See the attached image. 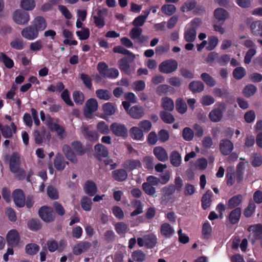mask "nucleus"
Returning a JSON list of instances; mask_svg holds the SVG:
<instances>
[{
    "mask_svg": "<svg viewBox=\"0 0 262 262\" xmlns=\"http://www.w3.org/2000/svg\"><path fill=\"white\" fill-rule=\"evenodd\" d=\"M257 91V88L252 84L246 85L243 90V93L246 98H249L253 96Z\"/></svg>",
    "mask_w": 262,
    "mask_h": 262,
    "instance_id": "obj_31",
    "label": "nucleus"
},
{
    "mask_svg": "<svg viewBox=\"0 0 262 262\" xmlns=\"http://www.w3.org/2000/svg\"><path fill=\"white\" fill-rule=\"evenodd\" d=\"M248 230L250 232V238L252 244H254L256 239H260L262 237V225L257 224L250 226Z\"/></svg>",
    "mask_w": 262,
    "mask_h": 262,
    "instance_id": "obj_6",
    "label": "nucleus"
},
{
    "mask_svg": "<svg viewBox=\"0 0 262 262\" xmlns=\"http://www.w3.org/2000/svg\"><path fill=\"white\" fill-rule=\"evenodd\" d=\"M118 66L121 71L124 72L127 74H129V64L127 58H124L118 61Z\"/></svg>",
    "mask_w": 262,
    "mask_h": 262,
    "instance_id": "obj_48",
    "label": "nucleus"
},
{
    "mask_svg": "<svg viewBox=\"0 0 262 262\" xmlns=\"http://www.w3.org/2000/svg\"><path fill=\"white\" fill-rule=\"evenodd\" d=\"M211 192H207L202 197V205L204 209H206L211 204Z\"/></svg>",
    "mask_w": 262,
    "mask_h": 262,
    "instance_id": "obj_54",
    "label": "nucleus"
},
{
    "mask_svg": "<svg viewBox=\"0 0 262 262\" xmlns=\"http://www.w3.org/2000/svg\"><path fill=\"white\" fill-rule=\"evenodd\" d=\"M200 78L209 86L213 87L216 84L215 80L207 73H202Z\"/></svg>",
    "mask_w": 262,
    "mask_h": 262,
    "instance_id": "obj_34",
    "label": "nucleus"
},
{
    "mask_svg": "<svg viewBox=\"0 0 262 262\" xmlns=\"http://www.w3.org/2000/svg\"><path fill=\"white\" fill-rule=\"evenodd\" d=\"M92 202L91 200L86 196L83 197L81 200V205L82 209L86 211L91 210Z\"/></svg>",
    "mask_w": 262,
    "mask_h": 262,
    "instance_id": "obj_56",
    "label": "nucleus"
},
{
    "mask_svg": "<svg viewBox=\"0 0 262 262\" xmlns=\"http://www.w3.org/2000/svg\"><path fill=\"white\" fill-rule=\"evenodd\" d=\"M11 47L16 50H21L25 46V43L22 38H16L10 42Z\"/></svg>",
    "mask_w": 262,
    "mask_h": 262,
    "instance_id": "obj_43",
    "label": "nucleus"
},
{
    "mask_svg": "<svg viewBox=\"0 0 262 262\" xmlns=\"http://www.w3.org/2000/svg\"><path fill=\"white\" fill-rule=\"evenodd\" d=\"M243 197L242 195H235L230 199L227 203L228 209H233L242 203Z\"/></svg>",
    "mask_w": 262,
    "mask_h": 262,
    "instance_id": "obj_23",
    "label": "nucleus"
},
{
    "mask_svg": "<svg viewBox=\"0 0 262 262\" xmlns=\"http://www.w3.org/2000/svg\"><path fill=\"white\" fill-rule=\"evenodd\" d=\"M23 118L25 124L29 127L32 126V119H33L34 122L36 125H38L40 123L38 116H24Z\"/></svg>",
    "mask_w": 262,
    "mask_h": 262,
    "instance_id": "obj_46",
    "label": "nucleus"
},
{
    "mask_svg": "<svg viewBox=\"0 0 262 262\" xmlns=\"http://www.w3.org/2000/svg\"><path fill=\"white\" fill-rule=\"evenodd\" d=\"M116 232L120 235L124 236L129 230L128 226L123 222H118L115 225Z\"/></svg>",
    "mask_w": 262,
    "mask_h": 262,
    "instance_id": "obj_29",
    "label": "nucleus"
},
{
    "mask_svg": "<svg viewBox=\"0 0 262 262\" xmlns=\"http://www.w3.org/2000/svg\"><path fill=\"white\" fill-rule=\"evenodd\" d=\"M142 188L145 192L149 195H153L156 192L155 188L147 182L143 183Z\"/></svg>",
    "mask_w": 262,
    "mask_h": 262,
    "instance_id": "obj_60",
    "label": "nucleus"
},
{
    "mask_svg": "<svg viewBox=\"0 0 262 262\" xmlns=\"http://www.w3.org/2000/svg\"><path fill=\"white\" fill-rule=\"evenodd\" d=\"M204 84L201 81H193L189 84V88L193 93H200L204 89Z\"/></svg>",
    "mask_w": 262,
    "mask_h": 262,
    "instance_id": "obj_27",
    "label": "nucleus"
},
{
    "mask_svg": "<svg viewBox=\"0 0 262 262\" xmlns=\"http://www.w3.org/2000/svg\"><path fill=\"white\" fill-rule=\"evenodd\" d=\"M33 26L36 29L37 31H42L47 27V23L45 19L42 16H37L33 21Z\"/></svg>",
    "mask_w": 262,
    "mask_h": 262,
    "instance_id": "obj_21",
    "label": "nucleus"
},
{
    "mask_svg": "<svg viewBox=\"0 0 262 262\" xmlns=\"http://www.w3.org/2000/svg\"><path fill=\"white\" fill-rule=\"evenodd\" d=\"M40 217L45 222H50L53 221L54 212L51 208L43 206L39 210Z\"/></svg>",
    "mask_w": 262,
    "mask_h": 262,
    "instance_id": "obj_9",
    "label": "nucleus"
},
{
    "mask_svg": "<svg viewBox=\"0 0 262 262\" xmlns=\"http://www.w3.org/2000/svg\"><path fill=\"white\" fill-rule=\"evenodd\" d=\"M161 107L165 110L171 112L174 107L173 101L169 97H165L161 100Z\"/></svg>",
    "mask_w": 262,
    "mask_h": 262,
    "instance_id": "obj_20",
    "label": "nucleus"
},
{
    "mask_svg": "<svg viewBox=\"0 0 262 262\" xmlns=\"http://www.w3.org/2000/svg\"><path fill=\"white\" fill-rule=\"evenodd\" d=\"M102 109L104 115H113L116 112V108L113 103L107 102L104 103L102 106Z\"/></svg>",
    "mask_w": 262,
    "mask_h": 262,
    "instance_id": "obj_51",
    "label": "nucleus"
},
{
    "mask_svg": "<svg viewBox=\"0 0 262 262\" xmlns=\"http://www.w3.org/2000/svg\"><path fill=\"white\" fill-rule=\"evenodd\" d=\"M256 205L253 202H250L248 207L245 209L244 215L247 217H250L254 212Z\"/></svg>",
    "mask_w": 262,
    "mask_h": 262,
    "instance_id": "obj_63",
    "label": "nucleus"
},
{
    "mask_svg": "<svg viewBox=\"0 0 262 262\" xmlns=\"http://www.w3.org/2000/svg\"><path fill=\"white\" fill-rule=\"evenodd\" d=\"M99 72L104 77L109 78H116L118 76V70L114 68H108L104 62H99L97 67Z\"/></svg>",
    "mask_w": 262,
    "mask_h": 262,
    "instance_id": "obj_3",
    "label": "nucleus"
},
{
    "mask_svg": "<svg viewBox=\"0 0 262 262\" xmlns=\"http://www.w3.org/2000/svg\"><path fill=\"white\" fill-rule=\"evenodd\" d=\"M153 153L158 160L165 162L168 159V156L166 150L161 146H157L154 148Z\"/></svg>",
    "mask_w": 262,
    "mask_h": 262,
    "instance_id": "obj_14",
    "label": "nucleus"
},
{
    "mask_svg": "<svg viewBox=\"0 0 262 262\" xmlns=\"http://www.w3.org/2000/svg\"><path fill=\"white\" fill-rule=\"evenodd\" d=\"M34 0H21L20 1L21 8L27 11H31L35 7Z\"/></svg>",
    "mask_w": 262,
    "mask_h": 262,
    "instance_id": "obj_39",
    "label": "nucleus"
},
{
    "mask_svg": "<svg viewBox=\"0 0 262 262\" xmlns=\"http://www.w3.org/2000/svg\"><path fill=\"white\" fill-rule=\"evenodd\" d=\"M160 233L164 237L170 238L174 234V230L170 224L164 223L161 226Z\"/></svg>",
    "mask_w": 262,
    "mask_h": 262,
    "instance_id": "obj_16",
    "label": "nucleus"
},
{
    "mask_svg": "<svg viewBox=\"0 0 262 262\" xmlns=\"http://www.w3.org/2000/svg\"><path fill=\"white\" fill-rule=\"evenodd\" d=\"M39 250V247L35 244H29L25 248L26 252L29 255L35 254Z\"/></svg>",
    "mask_w": 262,
    "mask_h": 262,
    "instance_id": "obj_55",
    "label": "nucleus"
},
{
    "mask_svg": "<svg viewBox=\"0 0 262 262\" xmlns=\"http://www.w3.org/2000/svg\"><path fill=\"white\" fill-rule=\"evenodd\" d=\"M85 113L91 114L98 110V102L94 98H90L85 102Z\"/></svg>",
    "mask_w": 262,
    "mask_h": 262,
    "instance_id": "obj_15",
    "label": "nucleus"
},
{
    "mask_svg": "<svg viewBox=\"0 0 262 262\" xmlns=\"http://www.w3.org/2000/svg\"><path fill=\"white\" fill-rule=\"evenodd\" d=\"M73 98L74 102L77 104L81 105L84 101V96L83 94L80 91H75L73 93Z\"/></svg>",
    "mask_w": 262,
    "mask_h": 262,
    "instance_id": "obj_53",
    "label": "nucleus"
},
{
    "mask_svg": "<svg viewBox=\"0 0 262 262\" xmlns=\"http://www.w3.org/2000/svg\"><path fill=\"white\" fill-rule=\"evenodd\" d=\"M132 257L135 261L142 262L146 259V255L141 250H138L132 253Z\"/></svg>",
    "mask_w": 262,
    "mask_h": 262,
    "instance_id": "obj_44",
    "label": "nucleus"
},
{
    "mask_svg": "<svg viewBox=\"0 0 262 262\" xmlns=\"http://www.w3.org/2000/svg\"><path fill=\"white\" fill-rule=\"evenodd\" d=\"M6 240L8 245L12 246H17L20 240L17 231L15 229L10 230L6 235Z\"/></svg>",
    "mask_w": 262,
    "mask_h": 262,
    "instance_id": "obj_10",
    "label": "nucleus"
},
{
    "mask_svg": "<svg viewBox=\"0 0 262 262\" xmlns=\"http://www.w3.org/2000/svg\"><path fill=\"white\" fill-rule=\"evenodd\" d=\"M42 121L46 124L49 128L52 131H56L59 136L63 138L65 136L64 129L62 127L60 126L53 119L51 116H40Z\"/></svg>",
    "mask_w": 262,
    "mask_h": 262,
    "instance_id": "obj_2",
    "label": "nucleus"
},
{
    "mask_svg": "<svg viewBox=\"0 0 262 262\" xmlns=\"http://www.w3.org/2000/svg\"><path fill=\"white\" fill-rule=\"evenodd\" d=\"M172 88L167 84H161L156 90V93L160 96L167 94Z\"/></svg>",
    "mask_w": 262,
    "mask_h": 262,
    "instance_id": "obj_52",
    "label": "nucleus"
},
{
    "mask_svg": "<svg viewBox=\"0 0 262 262\" xmlns=\"http://www.w3.org/2000/svg\"><path fill=\"white\" fill-rule=\"evenodd\" d=\"M130 134L131 137L134 140L142 141L143 139V132L137 127H132L130 129Z\"/></svg>",
    "mask_w": 262,
    "mask_h": 262,
    "instance_id": "obj_33",
    "label": "nucleus"
},
{
    "mask_svg": "<svg viewBox=\"0 0 262 262\" xmlns=\"http://www.w3.org/2000/svg\"><path fill=\"white\" fill-rule=\"evenodd\" d=\"M113 51L115 53H118L123 55H127L128 58L130 61H133L135 58V54H134L129 51L126 50L124 47L121 46H116L114 47Z\"/></svg>",
    "mask_w": 262,
    "mask_h": 262,
    "instance_id": "obj_24",
    "label": "nucleus"
},
{
    "mask_svg": "<svg viewBox=\"0 0 262 262\" xmlns=\"http://www.w3.org/2000/svg\"><path fill=\"white\" fill-rule=\"evenodd\" d=\"M142 29L139 27H134L129 32V36L132 39H138L141 36Z\"/></svg>",
    "mask_w": 262,
    "mask_h": 262,
    "instance_id": "obj_58",
    "label": "nucleus"
},
{
    "mask_svg": "<svg viewBox=\"0 0 262 262\" xmlns=\"http://www.w3.org/2000/svg\"><path fill=\"white\" fill-rule=\"evenodd\" d=\"M16 128V126L14 123H11V126L8 125L3 126L0 123V129L2 131L3 136L6 138L11 137L13 134L15 132Z\"/></svg>",
    "mask_w": 262,
    "mask_h": 262,
    "instance_id": "obj_19",
    "label": "nucleus"
},
{
    "mask_svg": "<svg viewBox=\"0 0 262 262\" xmlns=\"http://www.w3.org/2000/svg\"><path fill=\"white\" fill-rule=\"evenodd\" d=\"M62 150L66 157L69 161L73 163L77 162L76 157L69 145H63Z\"/></svg>",
    "mask_w": 262,
    "mask_h": 262,
    "instance_id": "obj_28",
    "label": "nucleus"
},
{
    "mask_svg": "<svg viewBox=\"0 0 262 262\" xmlns=\"http://www.w3.org/2000/svg\"><path fill=\"white\" fill-rule=\"evenodd\" d=\"M178 68V62L174 59H168L162 62L159 66L161 73L169 74L175 71Z\"/></svg>",
    "mask_w": 262,
    "mask_h": 262,
    "instance_id": "obj_4",
    "label": "nucleus"
},
{
    "mask_svg": "<svg viewBox=\"0 0 262 262\" xmlns=\"http://www.w3.org/2000/svg\"><path fill=\"white\" fill-rule=\"evenodd\" d=\"M20 163L19 155L16 152H14L10 158V170L15 174V177L19 180L24 179L26 176L25 171L19 167Z\"/></svg>",
    "mask_w": 262,
    "mask_h": 262,
    "instance_id": "obj_1",
    "label": "nucleus"
},
{
    "mask_svg": "<svg viewBox=\"0 0 262 262\" xmlns=\"http://www.w3.org/2000/svg\"><path fill=\"white\" fill-rule=\"evenodd\" d=\"M176 7L172 4L164 5L161 7V11L162 13L168 16L172 15L176 12Z\"/></svg>",
    "mask_w": 262,
    "mask_h": 262,
    "instance_id": "obj_45",
    "label": "nucleus"
},
{
    "mask_svg": "<svg viewBox=\"0 0 262 262\" xmlns=\"http://www.w3.org/2000/svg\"><path fill=\"white\" fill-rule=\"evenodd\" d=\"M195 6V0H188L183 4L181 9L183 12H187L192 10Z\"/></svg>",
    "mask_w": 262,
    "mask_h": 262,
    "instance_id": "obj_57",
    "label": "nucleus"
},
{
    "mask_svg": "<svg viewBox=\"0 0 262 262\" xmlns=\"http://www.w3.org/2000/svg\"><path fill=\"white\" fill-rule=\"evenodd\" d=\"M12 18L15 23L20 25H25L30 20L29 14L20 9H17L13 12Z\"/></svg>",
    "mask_w": 262,
    "mask_h": 262,
    "instance_id": "obj_5",
    "label": "nucleus"
},
{
    "mask_svg": "<svg viewBox=\"0 0 262 262\" xmlns=\"http://www.w3.org/2000/svg\"><path fill=\"white\" fill-rule=\"evenodd\" d=\"M90 246L91 244L89 242L80 243L74 247L73 253L75 255H79L89 249Z\"/></svg>",
    "mask_w": 262,
    "mask_h": 262,
    "instance_id": "obj_26",
    "label": "nucleus"
},
{
    "mask_svg": "<svg viewBox=\"0 0 262 262\" xmlns=\"http://www.w3.org/2000/svg\"><path fill=\"white\" fill-rule=\"evenodd\" d=\"M196 31L194 29L188 28L184 32V38L186 41L192 42L196 38Z\"/></svg>",
    "mask_w": 262,
    "mask_h": 262,
    "instance_id": "obj_32",
    "label": "nucleus"
},
{
    "mask_svg": "<svg viewBox=\"0 0 262 262\" xmlns=\"http://www.w3.org/2000/svg\"><path fill=\"white\" fill-rule=\"evenodd\" d=\"M110 129L112 133L117 136L125 138L127 136V129L126 127L121 124L114 123L111 124Z\"/></svg>",
    "mask_w": 262,
    "mask_h": 262,
    "instance_id": "obj_8",
    "label": "nucleus"
},
{
    "mask_svg": "<svg viewBox=\"0 0 262 262\" xmlns=\"http://www.w3.org/2000/svg\"><path fill=\"white\" fill-rule=\"evenodd\" d=\"M0 60L4 63L7 68L11 69L13 67V61L4 53H0Z\"/></svg>",
    "mask_w": 262,
    "mask_h": 262,
    "instance_id": "obj_49",
    "label": "nucleus"
},
{
    "mask_svg": "<svg viewBox=\"0 0 262 262\" xmlns=\"http://www.w3.org/2000/svg\"><path fill=\"white\" fill-rule=\"evenodd\" d=\"M96 96L101 100H108L112 97L111 92L105 89H98L96 91Z\"/></svg>",
    "mask_w": 262,
    "mask_h": 262,
    "instance_id": "obj_35",
    "label": "nucleus"
},
{
    "mask_svg": "<svg viewBox=\"0 0 262 262\" xmlns=\"http://www.w3.org/2000/svg\"><path fill=\"white\" fill-rule=\"evenodd\" d=\"M28 228L31 230L36 231L40 229L41 225L37 220L32 219L28 223Z\"/></svg>",
    "mask_w": 262,
    "mask_h": 262,
    "instance_id": "obj_64",
    "label": "nucleus"
},
{
    "mask_svg": "<svg viewBox=\"0 0 262 262\" xmlns=\"http://www.w3.org/2000/svg\"><path fill=\"white\" fill-rule=\"evenodd\" d=\"M107 14V10L103 9L98 10L97 16H93L94 23L97 27L102 28L105 25L104 18Z\"/></svg>",
    "mask_w": 262,
    "mask_h": 262,
    "instance_id": "obj_13",
    "label": "nucleus"
},
{
    "mask_svg": "<svg viewBox=\"0 0 262 262\" xmlns=\"http://www.w3.org/2000/svg\"><path fill=\"white\" fill-rule=\"evenodd\" d=\"M84 134L86 135L89 140L93 141H96L99 138L98 135L95 131L89 129V126H83Z\"/></svg>",
    "mask_w": 262,
    "mask_h": 262,
    "instance_id": "obj_41",
    "label": "nucleus"
},
{
    "mask_svg": "<svg viewBox=\"0 0 262 262\" xmlns=\"http://www.w3.org/2000/svg\"><path fill=\"white\" fill-rule=\"evenodd\" d=\"M123 167L127 170H132L140 166V162L138 160H129L123 164Z\"/></svg>",
    "mask_w": 262,
    "mask_h": 262,
    "instance_id": "obj_40",
    "label": "nucleus"
},
{
    "mask_svg": "<svg viewBox=\"0 0 262 262\" xmlns=\"http://www.w3.org/2000/svg\"><path fill=\"white\" fill-rule=\"evenodd\" d=\"M194 136V133L193 130L189 127H185L184 128L183 131V138L187 141H191Z\"/></svg>",
    "mask_w": 262,
    "mask_h": 262,
    "instance_id": "obj_59",
    "label": "nucleus"
},
{
    "mask_svg": "<svg viewBox=\"0 0 262 262\" xmlns=\"http://www.w3.org/2000/svg\"><path fill=\"white\" fill-rule=\"evenodd\" d=\"M84 189L86 194L93 196L97 192V187L94 182L88 181L85 183Z\"/></svg>",
    "mask_w": 262,
    "mask_h": 262,
    "instance_id": "obj_22",
    "label": "nucleus"
},
{
    "mask_svg": "<svg viewBox=\"0 0 262 262\" xmlns=\"http://www.w3.org/2000/svg\"><path fill=\"white\" fill-rule=\"evenodd\" d=\"M241 215V209L239 207L235 208L230 213L228 220L232 224L237 223L240 219Z\"/></svg>",
    "mask_w": 262,
    "mask_h": 262,
    "instance_id": "obj_18",
    "label": "nucleus"
},
{
    "mask_svg": "<svg viewBox=\"0 0 262 262\" xmlns=\"http://www.w3.org/2000/svg\"><path fill=\"white\" fill-rule=\"evenodd\" d=\"M233 149V144L229 140L224 139L221 140L220 149L224 155H228Z\"/></svg>",
    "mask_w": 262,
    "mask_h": 262,
    "instance_id": "obj_11",
    "label": "nucleus"
},
{
    "mask_svg": "<svg viewBox=\"0 0 262 262\" xmlns=\"http://www.w3.org/2000/svg\"><path fill=\"white\" fill-rule=\"evenodd\" d=\"M21 36L30 40H34L38 36V32L36 28L32 25L24 28L21 32Z\"/></svg>",
    "mask_w": 262,
    "mask_h": 262,
    "instance_id": "obj_7",
    "label": "nucleus"
},
{
    "mask_svg": "<svg viewBox=\"0 0 262 262\" xmlns=\"http://www.w3.org/2000/svg\"><path fill=\"white\" fill-rule=\"evenodd\" d=\"M97 155L99 157H106L108 155L107 148L102 144H98L95 146Z\"/></svg>",
    "mask_w": 262,
    "mask_h": 262,
    "instance_id": "obj_47",
    "label": "nucleus"
},
{
    "mask_svg": "<svg viewBox=\"0 0 262 262\" xmlns=\"http://www.w3.org/2000/svg\"><path fill=\"white\" fill-rule=\"evenodd\" d=\"M14 202L16 206L22 207L25 205V198L23 192L20 189H16L12 193Z\"/></svg>",
    "mask_w": 262,
    "mask_h": 262,
    "instance_id": "obj_12",
    "label": "nucleus"
},
{
    "mask_svg": "<svg viewBox=\"0 0 262 262\" xmlns=\"http://www.w3.org/2000/svg\"><path fill=\"white\" fill-rule=\"evenodd\" d=\"M170 162L171 164L175 166H179L181 162V156L179 153L176 151L171 152L170 156Z\"/></svg>",
    "mask_w": 262,
    "mask_h": 262,
    "instance_id": "obj_42",
    "label": "nucleus"
},
{
    "mask_svg": "<svg viewBox=\"0 0 262 262\" xmlns=\"http://www.w3.org/2000/svg\"><path fill=\"white\" fill-rule=\"evenodd\" d=\"M218 38L214 36H210L208 38V46L206 47V49L209 50H213L218 43Z\"/></svg>",
    "mask_w": 262,
    "mask_h": 262,
    "instance_id": "obj_62",
    "label": "nucleus"
},
{
    "mask_svg": "<svg viewBox=\"0 0 262 262\" xmlns=\"http://www.w3.org/2000/svg\"><path fill=\"white\" fill-rule=\"evenodd\" d=\"M72 146L75 151L79 155H83L85 152V150L83 146L80 142L78 141L72 142Z\"/></svg>",
    "mask_w": 262,
    "mask_h": 262,
    "instance_id": "obj_61",
    "label": "nucleus"
},
{
    "mask_svg": "<svg viewBox=\"0 0 262 262\" xmlns=\"http://www.w3.org/2000/svg\"><path fill=\"white\" fill-rule=\"evenodd\" d=\"M68 164V162H66L63 157L60 154L56 155L54 160V166L58 170H63L66 166Z\"/></svg>",
    "mask_w": 262,
    "mask_h": 262,
    "instance_id": "obj_25",
    "label": "nucleus"
},
{
    "mask_svg": "<svg viewBox=\"0 0 262 262\" xmlns=\"http://www.w3.org/2000/svg\"><path fill=\"white\" fill-rule=\"evenodd\" d=\"M215 17L219 21L224 22L228 17V12L223 8H217L214 12Z\"/></svg>",
    "mask_w": 262,
    "mask_h": 262,
    "instance_id": "obj_36",
    "label": "nucleus"
},
{
    "mask_svg": "<svg viewBox=\"0 0 262 262\" xmlns=\"http://www.w3.org/2000/svg\"><path fill=\"white\" fill-rule=\"evenodd\" d=\"M250 27L251 31L254 35L262 37V22L261 21L257 20L252 22Z\"/></svg>",
    "mask_w": 262,
    "mask_h": 262,
    "instance_id": "obj_17",
    "label": "nucleus"
},
{
    "mask_svg": "<svg viewBox=\"0 0 262 262\" xmlns=\"http://www.w3.org/2000/svg\"><path fill=\"white\" fill-rule=\"evenodd\" d=\"M245 69L241 67L236 68L233 71V76L237 80L243 78L246 75Z\"/></svg>",
    "mask_w": 262,
    "mask_h": 262,
    "instance_id": "obj_50",
    "label": "nucleus"
},
{
    "mask_svg": "<svg viewBox=\"0 0 262 262\" xmlns=\"http://www.w3.org/2000/svg\"><path fill=\"white\" fill-rule=\"evenodd\" d=\"M176 108L180 114H183L186 112L187 105L185 101L181 98L176 100Z\"/></svg>",
    "mask_w": 262,
    "mask_h": 262,
    "instance_id": "obj_30",
    "label": "nucleus"
},
{
    "mask_svg": "<svg viewBox=\"0 0 262 262\" xmlns=\"http://www.w3.org/2000/svg\"><path fill=\"white\" fill-rule=\"evenodd\" d=\"M145 242L146 248L149 249L152 248L156 246L157 243V236L153 234L146 235Z\"/></svg>",
    "mask_w": 262,
    "mask_h": 262,
    "instance_id": "obj_37",
    "label": "nucleus"
},
{
    "mask_svg": "<svg viewBox=\"0 0 262 262\" xmlns=\"http://www.w3.org/2000/svg\"><path fill=\"white\" fill-rule=\"evenodd\" d=\"M113 176L116 180L123 181L126 179L127 174L125 170L117 169L113 171Z\"/></svg>",
    "mask_w": 262,
    "mask_h": 262,
    "instance_id": "obj_38",
    "label": "nucleus"
}]
</instances>
